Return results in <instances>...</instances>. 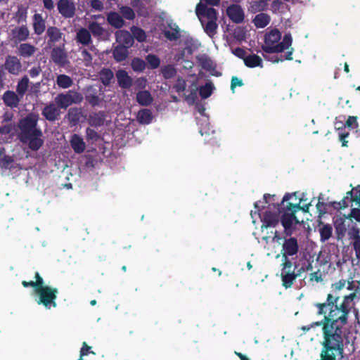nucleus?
<instances>
[{
    "label": "nucleus",
    "instance_id": "nucleus-1",
    "mask_svg": "<svg viewBox=\"0 0 360 360\" xmlns=\"http://www.w3.org/2000/svg\"><path fill=\"white\" fill-rule=\"evenodd\" d=\"M306 194L304 193H293L292 194H285L282 201V208L283 211L281 215V223L285 232L290 235L292 233L295 227L300 224L295 214L297 211L303 210L307 212L311 202H307Z\"/></svg>",
    "mask_w": 360,
    "mask_h": 360
},
{
    "label": "nucleus",
    "instance_id": "nucleus-2",
    "mask_svg": "<svg viewBox=\"0 0 360 360\" xmlns=\"http://www.w3.org/2000/svg\"><path fill=\"white\" fill-rule=\"evenodd\" d=\"M276 195L266 194L264 195L263 201L255 202V211H251V216L258 212V214L263 223L262 228L275 226L279 221V214L281 213L279 205L276 203Z\"/></svg>",
    "mask_w": 360,
    "mask_h": 360
},
{
    "label": "nucleus",
    "instance_id": "nucleus-3",
    "mask_svg": "<svg viewBox=\"0 0 360 360\" xmlns=\"http://www.w3.org/2000/svg\"><path fill=\"white\" fill-rule=\"evenodd\" d=\"M37 117L30 115L19 122L20 129V139L24 143L28 145L32 150H39L44 143L42 132L37 128Z\"/></svg>",
    "mask_w": 360,
    "mask_h": 360
},
{
    "label": "nucleus",
    "instance_id": "nucleus-4",
    "mask_svg": "<svg viewBox=\"0 0 360 360\" xmlns=\"http://www.w3.org/2000/svg\"><path fill=\"white\" fill-rule=\"evenodd\" d=\"M281 39V32L276 30L273 29L266 32L264 37V43L262 46V50L266 53H281L285 50H288L286 53V60H292V53L294 51L292 46V37L290 33L284 35L283 40Z\"/></svg>",
    "mask_w": 360,
    "mask_h": 360
},
{
    "label": "nucleus",
    "instance_id": "nucleus-5",
    "mask_svg": "<svg viewBox=\"0 0 360 360\" xmlns=\"http://www.w3.org/2000/svg\"><path fill=\"white\" fill-rule=\"evenodd\" d=\"M354 295L355 294H349L345 296L340 307L337 304H319V313L326 314L327 311L329 310L328 316H325L326 321L334 323L338 326H344L347 322L349 303L353 300Z\"/></svg>",
    "mask_w": 360,
    "mask_h": 360
},
{
    "label": "nucleus",
    "instance_id": "nucleus-6",
    "mask_svg": "<svg viewBox=\"0 0 360 360\" xmlns=\"http://www.w3.org/2000/svg\"><path fill=\"white\" fill-rule=\"evenodd\" d=\"M356 193L358 195L354 198L353 191H348L346 196L339 202V205L340 209H343L350 205L352 217L360 221V189H356Z\"/></svg>",
    "mask_w": 360,
    "mask_h": 360
},
{
    "label": "nucleus",
    "instance_id": "nucleus-7",
    "mask_svg": "<svg viewBox=\"0 0 360 360\" xmlns=\"http://www.w3.org/2000/svg\"><path fill=\"white\" fill-rule=\"evenodd\" d=\"M83 99L82 96L76 92L70 91L67 94H60L55 98L56 103L61 108H67L72 103H79Z\"/></svg>",
    "mask_w": 360,
    "mask_h": 360
},
{
    "label": "nucleus",
    "instance_id": "nucleus-8",
    "mask_svg": "<svg viewBox=\"0 0 360 360\" xmlns=\"http://www.w3.org/2000/svg\"><path fill=\"white\" fill-rule=\"evenodd\" d=\"M195 13L202 25L208 20H217V13L214 8L207 7L203 3L200 2L196 6Z\"/></svg>",
    "mask_w": 360,
    "mask_h": 360
},
{
    "label": "nucleus",
    "instance_id": "nucleus-9",
    "mask_svg": "<svg viewBox=\"0 0 360 360\" xmlns=\"http://www.w3.org/2000/svg\"><path fill=\"white\" fill-rule=\"evenodd\" d=\"M226 14L234 23H241L245 18V13L240 6L231 4L226 9Z\"/></svg>",
    "mask_w": 360,
    "mask_h": 360
},
{
    "label": "nucleus",
    "instance_id": "nucleus-10",
    "mask_svg": "<svg viewBox=\"0 0 360 360\" xmlns=\"http://www.w3.org/2000/svg\"><path fill=\"white\" fill-rule=\"evenodd\" d=\"M36 281H31L30 282L23 281L22 285L25 287L32 286L33 287L37 292H56L57 290L52 288L48 285L44 284L43 279L39 276V273H36Z\"/></svg>",
    "mask_w": 360,
    "mask_h": 360
},
{
    "label": "nucleus",
    "instance_id": "nucleus-11",
    "mask_svg": "<svg viewBox=\"0 0 360 360\" xmlns=\"http://www.w3.org/2000/svg\"><path fill=\"white\" fill-rule=\"evenodd\" d=\"M297 252L298 244L297 239L295 238H290L285 240L281 251L283 258H285L287 256H292L296 255Z\"/></svg>",
    "mask_w": 360,
    "mask_h": 360
},
{
    "label": "nucleus",
    "instance_id": "nucleus-12",
    "mask_svg": "<svg viewBox=\"0 0 360 360\" xmlns=\"http://www.w3.org/2000/svg\"><path fill=\"white\" fill-rule=\"evenodd\" d=\"M59 13L65 18H71L74 15L75 6L74 3L69 0H60L58 4Z\"/></svg>",
    "mask_w": 360,
    "mask_h": 360
},
{
    "label": "nucleus",
    "instance_id": "nucleus-13",
    "mask_svg": "<svg viewBox=\"0 0 360 360\" xmlns=\"http://www.w3.org/2000/svg\"><path fill=\"white\" fill-rule=\"evenodd\" d=\"M184 45V50L180 54L175 56L176 60L183 59L187 55L192 54V53L198 48L200 44L193 38L188 37L185 40Z\"/></svg>",
    "mask_w": 360,
    "mask_h": 360
},
{
    "label": "nucleus",
    "instance_id": "nucleus-14",
    "mask_svg": "<svg viewBox=\"0 0 360 360\" xmlns=\"http://www.w3.org/2000/svg\"><path fill=\"white\" fill-rule=\"evenodd\" d=\"M116 41L120 46L127 48L131 47L134 44V39L131 34L126 30H119L115 33Z\"/></svg>",
    "mask_w": 360,
    "mask_h": 360
},
{
    "label": "nucleus",
    "instance_id": "nucleus-15",
    "mask_svg": "<svg viewBox=\"0 0 360 360\" xmlns=\"http://www.w3.org/2000/svg\"><path fill=\"white\" fill-rule=\"evenodd\" d=\"M73 150L78 154L83 153L86 148V143L83 138L78 134H73L70 140Z\"/></svg>",
    "mask_w": 360,
    "mask_h": 360
},
{
    "label": "nucleus",
    "instance_id": "nucleus-16",
    "mask_svg": "<svg viewBox=\"0 0 360 360\" xmlns=\"http://www.w3.org/2000/svg\"><path fill=\"white\" fill-rule=\"evenodd\" d=\"M88 28L90 32L95 37L101 39H106L108 37V32L100 24L93 22L89 24Z\"/></svg>",
    "mask_w": 360,
    "mask_h": 360
},
{
    "label": "nucleus",
    "instance_id": "nucleus-17",
    "mask_svg": "<svg viewBox=\"0 0 360 360\" xmlns=\"http://www.w3.org/2000/svg\"><path fill=\"white\" fill-rule=\"evenodd\" d=\"M29 30L25 26L13 28L11 31V38L15 41H25L29 36Z\"/></svg>",
    "mask_w": 360,
    "mask_h": 360
},
{
    "label": "nucleus",
    "instance_id": "nucleus-18",
    "mask_svg": "<svg viewBox=\"0 0 360 360\" xmlns=\"http://www.w3.org/2000/svg\"><path fill=\"white\" fill-rule=\"evenodd\" d=\"M5 66L6 70L13 75L18 74L21 68L20 60L15 56H8L6 58Z\"/></svg>",
    "mask_w": 360,
    "mask_h": 360
},
{
    "label": "nucleus",
    "instance_id": "nucleus-19",
    "mask_svg": "<svg viewBox=\"0 0 360 360\" xmlns=\"http://www.w3.org/2000/svg\"><path fill=\"white\" fill-rule=\"evenodd\" d=\"M42 114L48 120L53 121L59 116L60 110L56 104L50 103L44 108Z\"/></svg>",
    "mask_w": 360,
    "mask_h": 360
},
{
    "label": "nucleus",
    "instance_id": "nucleus-20",
    "mask_svg": "<svg viewBox=\"0 0 360 360\" xmlns=\"http://www.w3.org/2000/svg\"><path fill=\"white\" fill-rule=\"evenodd\" d=\"M22 98L17 94L11 91H7L3 96L5 104L9 107H17Z\"/></svg>",
    "mask_w": 360,
    "mask_h": 360
},
{
    "label": "nucleus",
    "instance_id": "nucleus-21",
    "mask_svg": "<svg viewBox=\"0 0 360 360\" xmlns=\"http://www.w3.org/2000/svg\"><path fill=\"white\" fill-rule=\"evenodd\" d=\"M164 35L169 40H176L180 36V29L176 24L169 22L164 30Z\"/></svg>",
    "mask_w": 360,
    "mask_h": 360
},
{
    "label": "nucleus",
    "instance_id": "nucleus-22",
    "mask_svg": "<svg viewBox=\"0 0 360 360\" xmlns=\"http://www.w3.org/2000/svg\"><path fill=\"white\" fill-rule=\"evenodd\" d=\"M38 296L35 300L38 304H44L46 308L50 309L51 307H56L54 300L55 294H37Z\"/></svg>",
    "mask_w": 360,
    "mask_h": 360
},
{
    "label": "nucleus",
    "instance_id": "nucleus-23",
    "mask_svg": "<svg viewBox=\"0 0 360 360\" xmlns=\"http://www.w3.org/2000/svg\"><path fill=\"white\" fill-rule=\"evenodd\" d=\"M356 288L354 281L340 280L332 284V289L335 291H341L344 290H353Z\"/></svg>",
    "mask_w": 360,
    "mask_h": 360
},
{
    "label": "nucleus",
    "instance_id": "nucleus-24",
    "mask_svg": "<svg viewBox=\"0 0 360 360\" xmlns=\"http://www.w3.org/2000/svg\"><path fill=\"white\" fill-rule=\"evenodd\" d=\"M116 77L119 85L122 88H129L131 85L132 79L125 70H118L116 73Z\"/></svg>",
    "mask_w": 360,
    "mask_h": 360
},
{
    "label": "nucleus",
    "instance_id": "nucleus-25",
    "mask_svg": "<svg viewBox=\"0 0 360 360\" xmlns=\"http://www.w3.org/2000/svg\"><path fill=\"white\" fill-rule=\"evenodd\" d=\"M107 21L115 28H121L124 24L122 16L116 12H110L107 14Z\"/></svg>",
    "mask_w": 360,
    "mask_h": 360
},
{
    "label": "nucleus",
    "instance_id": "nucleus-26",
    "mask_svg": "<svg viewBox=\"0 0 360 360\" xmlns=\"http://www.w3.org/2000/svg\"><path fill=\"white\" fill-rule=\"evenodd\" d=\"M51 58L54 63L63 65L66 62L67 55L63 49L57 47L53 49Z\"/></svg>",
    "mask_w": 360,
    "mask_h": 360
},
{
    "label": "nucleus",
    "instance_id": "nucleus-27",
    "mask_svg": "<svg viewBox=\"0 0 360 360\" xmlns=\"http://www.w3.org/2000/svg\"><path fill=\"white\" fill-rule=\"evenodd\" d=\"M105 115L103 112L90 114L88 119L89 124L92 127H101L104 124Z\"/></svg>",
    "mask_w": 360,
    "mask_h": 360
},
{
    "label": "nucleus",
    "instance_id": "nucleus-28",
    "mask_svg": "<svg viewBox=\"0 0 360 360\" xmlns=\"http://www.w3.org/2000/svg\"><path fill=\"white\" fill-rule=\"evenodd\" d=\"M77 41L83 45H89L91 42V32L85 28L79 29L76 35Z\"/></svg>",
    "mask_w": 360,
    "mask_h": 360
},
{
    "label": "nucleus",
    "instance_id": "nucleus-29",
    "mask_svg": "<svg viewBox=\"0 0 360 360\" xmlns=\"http://www.w3.org/2000/svg\"><path fill=\"white\" fill-rule=\"evenodd\" d=\"M46 34L49 38V44L58 42L63 38V34L55 27H49L46 31Z\"/></svg>",
    "mask_w": 360,
    "mask_h": 360
},
{
    "label": "nucleus",
    "instance_id": "nucleus-30",
    "mask_svg": "<svg viewBox=\"0 0 360 360\" xmlns=\"http://www.w3.org/2000/svg\"><path fill=\"white\" fill-rule=\"evenodd\" d=\"M270 22V16L268 14L262 13L255 15L253 23L257 28L266 27Z\"/></svg>",
    "mask_w": 360,
    "mask_h": 360
},
{
    "label": "nucleus",
    "instance_id": "nucleus-31",
    "mask_svg": "<svg viewBox=\"0 0 360 360\" xmlns=\"http://www.w3.org/2000/svg\"><path fill=\"white\" fill-rule=\"evenodd\" d=\"M136 118L141 124H148L153 120V115L150 110L143 109L138 112Z\"/></svg>",
    "mask_w": 360,
    "mask_h": 360
},
{
    "label": "nucleus",
    "instance_id": "nucleus-32",
    "mask_svg": "<svg viewBox=\"0 0 360 360\" xmlns=\"http://www.w3.org/2000/svg\"><path fill=\"white\" fill-rule=\"evenodd\" d=\"M33 27L37 34H41L45 30V22L41 15L35 14L33 19Z\"/></svg>",
    "mask_w": 360,
    "mask_h": 360
},
{
    "label": "nucleus",
    "instance_id": "nucleus-33",
    "mask_svg": "<svg viewBox=\"0 0 360 360\" xmlns=\"http://www.w3.org/2000/svg\"><path fill=\"white\" fill-rule=\"evenodd\" d=\"M244 63L249 68L262 67L261 58L255 54H251L244 58Z\"/></svg>",
    "mask_w": 360,
    "mask_h": 360
},
{
    "label": "nucleus",
    "instance_id": "nucleus-34",
    "mask_svg": "<svg viewBox=\"0 0 360 360\" xmlns=\"http://www.w3.org/2000/svg\"><path fill=\"white\" fill-rule=\"evenodd\" d=\"M35 48L30 44H22L18 47V52L21 56L28 58L35 53Z\"/></svg>",
    "mask_w": 360,
    "mask_h": 360
},
{
    "label": "nucleus",
    "instance_id": "nucleus-35",
    "mask_svg": "<svg viewBox=\"0 0 360 360\" xmlns=\"http://www.w3.org/2000/svg\"><path fill=\"white\" fill-rule=\"evenodd\" d=\"M150 94L147 91H139L136 95V101L141 105H148L152 102Z\"/></svg>",
    "mask_w": 360,
    "mask_h": 360
},
{
    "label": "nucleus",
    "instance_id": "nucleus-36",
    "mask_svg": "<svg viewBox=\"0 0 360 360\" xmlns=\"http://www.w3.org/2000/svg\"><path fill=\"white\" fill-rule=\"evenodd\" d=\"M127 49L123 46H117L113 51L115 59L119 62L125 60L128 54Z\"/></svg>",
    "mask_w": 360,
    "mask_h": 360
},
{
    "label": "nucleus",
    "instance_id": "nucleus-37",
    "mask_svg": "<svg viewBox=\"0 0 360 360\" xmlns=\"http://www.w3.org/2000/svg\"><path fill=\"white\" fill-rule=\"evenodd\" d=\"M29 85V79L27 77H22L16 86L17 94L20 96V97L22 98L25 95V92L28 89Z\"/></svg>",
    "mask_w": 360,
    "mask_h": 360
},
{
    "label": "nucleus",
    "instance_id": "nucleus-38",
    "mask_svg": "<svg viewBox=\"0 0 360 360\" xmlns=\"http://www.w3.org/2000/svg\"><path fill=\"white\" fill-rule=\"evenodd\" d=\"M57 84L63 89L70 87L73 83L72 79L68 75H60L56 79Z\"/></svg>",
    "mask_w": 360,
    "mask_h": 360
},
{
    "label": "nucleus",
    "instance_id": "nucleus-39",
    "mask_svg": "<svg viewBox=\"0 0 360 360\" xmlns=\"http://www.w3.org/2000/svg\"><path fill=\"white\" fill-rule=\"evenodd\" d=\"M205 32L210 36L213 37L216 32L218 25L217 20H208L202 25Z\"/></svg>",
    "mask_w": 360,
    "mask_h": 360
},
{
    "label": "nucleus",
    "instance_id": "nucleus-40",
    "mask_svg": "<svg viewBox=\"0 0 360 360\" xmlns=\"http://www.w3.org/2000/svg\"><path fill=\"white\" fill-rule=\"evenodd\" d=\"M283 285L287 288L292 285L293 281L295 278L294 271L281 272Z\"/></svg>",
    "mask_w": 360,
    "mask_h": 360
},
{
    "label": "nucleus",
    "instance_id": "nucleus-41",
    "mask_svg": "<svg viewBox=\"0 0 360 360\" xmlns=\"http://www.w3.org/2000/svg\"><path fill=\"white\" fill-rule=\"evenodd\" d=\"M214 89V85L210 83L207 82L204 86H201L199 89V94L202 98H207L211 96V94L213 92V90Z\"/></svg>",
    "mask_w": 360,
    "mask_h": 360
},
{
    "label": "nucleus",
    "instance_id": "nucleus-42",
    "mask_svg": "<svg viewBox=\"0 0 360 360\" xmlns=\"http://www.w3.org/2000/svg\"><path fill=\"white\" fill-rule=\"evenodd\" d=\"M100 79L104 85H108L113 78V72L109 69H103L101 71Z\"/></svg>",
    "mask_w": 360,
    "mask_h": 360
},
{
    "label": "nucleus",
    "instance_id": "nucleus-43",
    "mask_svg": "<svg viewBox=\"0 0 360 360\" xmlns=\"http://www.w3.org/2000/svg\"><path fill=\"white\" fill-rule=\"evenodd\" d=\"M131 34L133 37L140 42L144 41L146 39L145 32L139 27L133 26L131 28Z\"/></svg>",
    "mask_w": 360,
    "mask_h": 360
},
{
    "label": "nucleus",
    "instance_id": "nucleus-44",
    "mask_svg": "<svg viewBox=\"0 0 360 360\" xmlns=\"http://www.w3.org/2000/svg\"><path fill=\"white\" fill-rule=\"evenodd\" d=\"M146 60L148 64V66L151 69H155L158 68L160 64V58L153 54H148Z\"/></svg>",
    "mask_w": 360,
    "mask_h": 360
},
{
    "label": "nucleus",
    "instance_id": "nucleus-45",
    "mask_svg": "<svg viewBox=\"0 0 360 360\" xmlns=\"http://www.w3.org/2000/svg\"><path fill=\"white\" fill-rule=\"evenodd\" d=\"M266 6L264 3H262L259 0L253 1L251 2L249 10L251 12L256 13L258 11H264Z\"/></svg>",
    "mask_w": 360,
    "mask_h": 360
},
{
    "label": "nucleus",
    "instance_id": "nucleus-46",
    "mask_svg": "<svg viewBox=\"0 0 360 360\" xmlns=\"http://www.w3.org/2000/svg\"><path fill=\"white\" fill-rule=\"evenodd\" d=\"M325 275L321 272L320 269L310 274L309 280L312 283H322L324 280Z\"/></svg>",
    "mask_w": 360,
    "mask_h": 360
},
{
    "label": "nucleus",
    "instance_id": "nucleus-47",
    "mask_svg": "<svg viewBox=\"0 0 360 360\" xmlns=\"http://www.w3.org/2000/svg\"><path fill=\"white\" fill-rule=\"evenodd\" d=\"M319 232L322 240H328L332 234V227L330 225H324L320 228Z\"/></svg>",
    "mask_w": 360,
    "mask_h": 360
},
{
    "label": "nucleus",
    "instance_id": "nucleus-48",
    "mask_svg": "<svg viewBox=\"0 0 360 360\" xmlns=\"http://www.w3.org/2000/svg\"><path fill=\"white\" fill-rule=\"evenodd\" d=\"M285 7L281 0H274L271 4V10L274 13H282Z\"/></svg>",
    "mask_w": 360,
    "mask_h": 360
},
{
    "label": "nucleus",
    "instance_id": "nucleus-49",
    "mask_svg": "<svg viewBox=\"0 0 360 360\" xmlns=\"http://www.w3.org/2000/svg\"><path fill=\"white\" fill-rule=\"evenodd\" d=\"M120 10L124 18L127 20H133L135 18L134 11L131 8L128 6H122Z\"/></svg>",
    "mask_w": 360,
    "mask_h": 360
},
{
    "label": "nucleus",
    "instance_id": "nucleus-50",
    "mask_svg": "<svg viewBox=\"0 0 360 360\" xmlns=\"http://www.w3.org/2000/svg\"><path fill=\"white\" fill-rule=\"evenodd\" d=\"M131 67L134 71L141 72L146 68V63L140 58H134L131 62Z\"/></svg>",
    "mask_w": 360,
    "mask_h": 360
},
{
    "label": "nucleus",
    "instance_id": "nucleus-51",
    "mask_svg": "<svg viewBox=\"0 0 360 360\" xmlns=\"http://www.w3.org/2000/svg\"><path fill=\"white\" fill-rule=\"evenodd\" d=\"M131 5L136 9L137 13L141 15H146L148 14L147 10L143 5L140 0H134L131 1Z\"/></svg>",
    "mask_w": 360,
    "mask_h": 360
},
{
    "label": "nucleus",
    "instance_id": "nucleus-52",
    "mask_svg": "<svg viewBox=\"0 0 360 360\" xmlns=\"http://www.w3.org/2000/svg\"><path fill=\"white\" fill-rule=\"evenodd\" d=\"M161 72L165 78L169 79L174 76L176 70L172 65H167L162 68Z\"/></svg>",
    "mask_w": 360,
    "mask_h": 360
},
{
    "label": "nucleus",
    "instance_id": "nucleus-53",
    "mask_svg": "<svg viewBox=\"0 0 360 360\" xmlns=\"http://www.w3.org/2000/svg\"><path fill=\"white\" fill-rule=\"evenodd\" d=\"M86 139L91 141H96L99 139L100 136L98 134L91 128H87L86 131Z\"/></svg>",
    "mask_w": 360,
    "mask_h": 360
},
{
    "label": "nucleus",
    "instance_id": "nucleus-54",
    "mask_svg": "<svg viewBox=\"0 0 360 360\" xmlns=\"http://www.w3.org/2000/svg\"><path fill=\"white\" fill-rule=\"evenodd\" d=\"M88 102L93 106L98 105L100 103V99L98 96L95 94H88L86 96Z\"/></svg>",
    "mask_w": 360,
    "mask_h": 360
},
{
    "label": "nucleus",
    "instance_id": "nucleus-55",
    "mask_svg": "<svg viewBox=\"0 0 360 360\" xmlns=\"http://www.w3.org/2000/svg\"><path fill=\"white\" fill-rule=\"evenodd\" d=\"M82 56L86 66H89L91 64V55L86 49L82 51Z\"/></svg>",
    "mask_w": 360,
    "mask_h": 360
},
{
    "label": "nucleus",
    "instance_id": "nucleus-56",
    "mask_svg": "<svg viewBox=\"0 0 360 360\" xmlns=\"http://www.w3.org/2000/svg\"><path fill=\"white\" fill-rule=\"evenodd\" d=\"M174 88L177 92L184 91L186 89V82L184 79L179 78L174 85Z\"/></svg>",
    "mask_w": 360,
    "mask_h": 360
},
{
    "label": "nucleus",
    "instance_id": "nucleus-57",
    "mask_svg": "<svg viewBox=\"0 0 360 360\" xmlns=\"http://www.w3.org/2000/svg\"><path fill=\"white\" fill-rule=\"evenodd\" d=\"M346 126L352 129L357 128V117L355 116H349L346 122Z\"/></svg>",
    "mask_w": 360,
    "mask_h": 360
},
{
    "label": "nucleus",
    "instance_id": "nucleus-58",
    "mask_svg": "<svg viewBox=\"0 0 360 360\" xmlns=\"http://www.w3.org/2000/svg\"><path fill=\"white\" fill-rule=\"evenodd\" d=\"M283 268L282 269V272L294 271L292 270V262L287 259V257H285V258H283Z\"/></svg>",
    "mask_w": 360,
    "mask_h": 360
},
{
    "label": "nucleus",
    "instance_id": "nucleus-59",
    "mask_svg": "<svg viewBox=\"0 0 360 360\" xmlns=\"http://www.w3.org/2000/svg\"><path fill=\"white\" fill-rule=\"evenodd\" d=\"M243 81L240 79H239L236 77H232L231 89L233 92H234V89L236 86H243Z\"/></svg>",
    "mask_w": 360,
    "mask_h": 360
},
{
    "label": "nucleus",
    "instance_id": "nucleus-60",
    "mask_svg": "<svg viewBox=\"0 0 360 360\" xmlns=\"http://www.w3.org/2000/svg\"><path fill=\"white\" fill-rule=\"evenodd\" d=\"M348 132H340L339 133V139L342 142V146L344 147L347 146V141L346 139L348 137Z\"/></svg>",
    "mask_w": 360,
    "mask_h": 360
},
{
    "label": "nucleus",
    "instance_id": "nucleus-61",
    "mask_svg": "<svg viewBox=\"0 0 360 360\" xmlns=\"http://www.w3.org/2000/svg\"><path fill=\"white\" fill-rule=\"evenodd\" d=\"M91 6L93 8L97 11H101L103 9V4L100 0H92L91 1Z\"/></svg>",
    "mask_w": 360,
    "mask_h": 360
},
{
    "label": "nucleus",
    "instance_id": "nucleus-62",
    "mask_svg": "<svg viewBox=\"0 0 360 360\" xmlns=\"http://www.w3.org/2000/svg\"><path fill=\"white\" fill-rule=\"evenodd\" d=\"M233 53H234V55H236V56H238V58H240L244 59V58H245L247 56L245 51L243 49H240V48H237V49H234L233 51Z\"/></svg>",
    "mask_w": 360,
    "mask_h": 360
},
{
    "label": "nucleus",
    "instance_id": "nucleus-63",
    "mask_svg": "<svg viewBox=\"0 0 360 360\" xmlns=\"http://www.w3.org/2000/svg\"><path fill=\"white\" fill-rule=\"evenodd\" d=\"M354 247L356 252V255L360 258V238H357L354 243Z\"/></svg>",
    "mask_w": 360,
    "mask_h": 360
},
{
    "label": "nucleus",
    "instance_id": "nucleus-64",
    "mask_svg": "<svg viewBox=\"0 0 360 360\" xmlns=\"http://www.w3.org/2000/svg\"><path fill=\"white\" fill-rule=\"evenodd\" d=\"M349 235L350 236V237L352 238H354L355 240L357 239V238H359V229H356V228H352L349 232Z\"/></svg>",
    "mask_w": 360,
    "mask_h": 360
}]
</instances>
